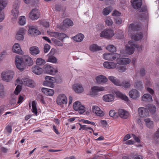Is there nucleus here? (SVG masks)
I'll list each match as a JSON object with an SVG mask.
<instances>
[{"mask_svg":"<svg viewBox=\"0 0 159 159\" xmlns=\"http://www.w3.org/2000/svg\"><path fill=\"white\" fill-rule=\"evenodd\" d=\"M19 57H16L15 61L16 67L20 70H23L25 66H30L32 65L33 60L30 57L26 56L23 58H20Z\"/></svg>","mask_w":159,"mask_h":159,"instance_id":"nucleus-1","label":"nucleus"},{"mask_svg":"<svg viewBox=\"0 0 159 159\" xmlns=\"http://www.w3.org/2000/svg\"><path fill=\"white\" fill-rule=\"evenodd\" d=\"M140 28V26L136 24H131L129 26V34H130L132 38L136 41L140 40L142 39L143 37L142 33H137L136 35H133L132 33L139 30Z\"/></svg>","mask_w":159,"mask_h":159,"instance_id":"nucleus-2","label":"nucleus"},{"mask_svg":"<svg viewBox=\"0 0 159 159\" xmlns=\"http://www.w3.org/2000/svg\"><path fill=\"white\" fill-rule=\"evenodd\" d=\"M14 72L11 70H7L2 72L1 74V77L3 80L6 82H9L12 79Z\"/></svg>","mask_w":159,"mask_h":159,"instance_id":"nucleus-3","label":"nucleus"},{"mask_svg":"<svg viewBox=\"0 0 159 159\" xmlns=\"http://www.w3.org/2000/svg\"><path fill=\"white\" fill-rule=\"evenodd\" d=\"M128 43L130 45V46H126V52L128 54H131L134 52V47L137 48L139 51L142 50V46L135 44L134 41H129L128 42Z\"/></svg>","mask_w":159,"mask_h":159,"instance_id":"nucleus-4","label":"nucleus"},{"mask_svg":"<svg viewBox=\"0 0 159 159\" xmlns=\"http://www.w3.org/2000/svg\"><path fill=\"white\" fill-rule=\"evenodd\" d=\"M103 56V58L105 60L111 61L119 58L120 57V54L117 53H105Z\"/></svg>","mask_w":159,"mask_h":159,"instance_id":"nucleus-5","label":"nucleus"},{"mask_svg":"<svg viewBox=\"0 0 159 159\" xmlns=\"http://www.w3.org/2000/svg\"><path fill=\"white\" fill-rule=\"evenodd\" d=\"M114 31L111 29H106L102 31L100 34V36L107 39L112 38L114 35Z\"/></svg>","mask_w":159,"mask_h":159,"instance_id":"nucleus-6","label":"nucleus"},{"mask_svg":"<svg viewBox=\"0 0 159 159\" xmlns=\"http://www.w3.org/2000/svg\"><path fill=\"white\" fill-rule=\"evenodd\" d=\"M45 81L43 82L44 86H47L51 88H53L54 84H53L55 82L54 78L49 76H46L45 78Z\"/></svg>","mask_w":159,"mask_h":159,"instance_id":"nucleus-7","label":"nucleus"},{"mask_svg":"<svg viewBox=\"0 0 159 159\" xmlns=\"http://www.w3.org/2000/svg\"><path fill=\"white\" fill-rule=\"evenodd\" d=\"M39 16L40 13L39 11L36 8L33 9L29 13V17L33 20H37Z\"/></svg>","mask_w":159,"mask_h":159,"instance_id":"nucleus-8","label":"nucleus"},{"mask_svg":"<svg viewBox=\"0 0 159 159\" xmlns=\"http://www.w3.org/2000/svg\"><path fill=\"white\" fill-rule=\"evenodd\" d=\"M138 113L141 117L146 118L149 116V112L148 109L144 107H140L138 109Z\"/></svg>","mask_w":159,"mask_h":159,"instance_id":"nucleus-9","label":"nucleus"},{"mask_svg":"<svg viewBox=\"0 0 159 159\" xmlns=\"http://www.w3.org/2000/svg\"><path fill=\"white\" fill-rule=\"evenodd\" d=\"M57 103L59 105L62 104H66L67 102V98L65 94H60L57 98Z\"/></svg>","mask_w":159,"mask_h":159,"instance_id":"nucleus-10","label":"nucleus"},{"mask_svg":"<svg viewBox=\"0 0 159 159\" xmlns=\"http://www.w3.org/2000/svg\"><path fill=\"white\" fill-rule=\"evenodd\" d=\"M140 12L141 13L140 16L143 20H147L148 18V15L147 7L146 6H143Z\"/></svg>","mask_w":159,"mask_h":159,"instance_id":"nucleus-11","label":"nucleus"},{"mask_svg":"<svg viewBox=\"0 0 159 159\" xmlns=\"http://www.w3.org/2000/svg\"><path fill=\"white\" fill-rule=\"evenodd\" d=\"M6 5V0H0V22L2 21L4 18V14L3 13H1V11Z\"/></svg>","mask_w":159,"mask_h":159,"instance_id":"nucleus-12","label":"nucleus"},{"mask_svg":"<svg viewBox=\"0 0 159 159\" xmlns=\"http://www.w3.org/2000/svg\"><path fill=\"white\" fill-rule=\"evenodd\" d=\"M129 94L131 98L135 99L139 97L140 93L137 89H133L129 92Z\"/></svg>","mask_w":159,"mask_h":159,"instance_id":"nucleus-13","label":"nucleus"},{"mask_svg":"<svg viewBox=\"0 0 159 159\" xmlns=\"http://www.w3.org/2000/svg\"><path fill=\"white\" fill-rule=\"evenodd\" d=\"M92 111L97 116L102 117L104 116V113L97 106H94L92 107Z\"/></svg>","mask_w":159,"mask_h":159,"instance_id":"nucleus-14","label":"nucleus"},{"mask_svg":"<svg viewBox=\"0 0 159 159\" xmlns=\"http://www.w3.org/2000/svg\"><path fill=\"white\" fill-rule=\"evenodd\" d=\"M44 71L47 74L51 75H54L56 73L55 69L52 67L48 65L45 66Z\"/></svg>","mask_w":159,"mask_h":159,"instance_id":"nucleus-15","label":"nucleus"},{"mask_svg":"<svg viewBox=\"0 0 159 159\" xmlns=\"http://www.w3.org/2000/svg\"><path fill=\"white\" fill-rule=\"evenodd\" d=\"M28 32L31 36H34L39 35L41 33L40 32L35 28L34 26L29 27Z\"/></svg>","mask_w":159,"mask_h":159,"instance_id":"nucleus-16","label":"nucleus"},{"mask_svg":"<svg viewBox=\"0 0 159 159\" xmlns=\"http://www.w3.org/2000/svg\"><path fill=\"white\" fill-rule=\"evenodd\" d=\"M19 4L15 3L13 5V8L12 11V15L14 18L18 17L19 14L18 8Z\"/></svg>","mask_w":159,"mask_h":159,"instance_id":"nucleus-17","label":"nucleus"},{"mask_svg":"<svg viewBox=\"0 0 159 159\" xmlns=\"http://www.w3.org/2000/svg\"><path fill=\"white\" fill-rule=\"evenodd\" d=\"M104 90V88L102 87L94 86L91 88V92L90 93L91 95L94 96L97 95L98 92L103 91Z\"/></svg>","mask_w":159,"mask_h":159,"instance_id":"nucleus-18","label":"nucleus"},{"mask_svg":"<svg viewBox=\"0 0 159 159\" xmlns=\"http://www.w3.org/2000/svg\"><path fill=\"white\" fill-rule=\"evenodd\" d=\"M117 63L118 64L124 65L129 63L131 61L130 59L127 58H120L116 59Z\"/></svg>","mask_w":159,"mask_h":159,"instance_id":"nucleus-19","label":"nucleus"},{"mask_svg":"<svg viewBox=\"0 0 159 159\" xmlns=\"http://www.w3.org/2000/svg\"><path fill=\"white\" fill-rule=\"evenodd\" d=\"M131 2L133 7L136 9L140 8L142 4V0H132Z\"/></svg>","mask_w":159,"mask_h":159,"instance_id":"nucleus-20","label":"nucleus"},{"mask_svg":"<svg viewBox=\"0 0 159 159\" xmlns=\"http://www.w3.org/2000/svg\"><path fill=\"white\" fill-rule=\"evenodd\" d=\"M103 66L105 68L107 69H114L116 66V63L111 61H106L104 62Z\"/></svg>","mask_w":159,"mask_h":159,"instance_id":"nucleus-21","label":"nucleus"},{"mask_svg":"<svg viewBox=\"0 0 159 159\" xmlns=\"http://www.w3.org/2000/svg\"><path fill=\"white\" fill-rule=\"evenodd\" d=\"M74 90L77 93H81L84 91V89L81 85L80 84H74L73 86Z\"/></svg>","mask_w":159,"mask_h":159,"instance_id":"nucleus-22","label":"nucleus"},{"mask_svg":"<svg viewBox=\"0 0 159 159\" xmlns=\"http://www.w3.org/2000/svg\"><path fill=\"white\" fill-rule=\"evenodd\" d=\"M21 81L23 85L25 86H27L30 87L34 86L33 81L28 78H23L21 80Z\"/></svg>","mask_w":159,"mask_h":159,"instance_id":"nucleus-23","label":"nucleus"},{"mask_svg":"<svg viewBox=\"0 0 159 159\" xmlns=\"http://www.w3.org/2000/svg\"><path fill=\"white\" fill-rule=\"evenodd\" d=\"M12 50L14 52L16 53L22 54L23 53L20 45L18 43H16L14 44Z\"/></svg>","mask_w":159,"mask_h":159,"instance_id":"nucleus-24","label":"nucleus"},{"mask_svg":"<svg viewBox=\"0 0 159 159\" xmlns=\"http://www.w3.org/2000/svg\"><path fill=\"white\" fill-rule=\"evenodd\" d=\"M132 82L130 80H125L122 82L120 81V84L118 86H122L125 88H129L130 87Z\"/></svg>","mask_w":159,"mask_h":159,"instance_id":"nucleus-25","label":"nucleus"},{"mask_svg":"<svg viewBox=\"0 0 159 159\" xmlns=\"http://www.w3.org/2000/svg\"><path fill=\"white\" fill-rule=\"evenodd\" d=\"M118 114L120 117L125 119L127 118L129 116V112L123 109H119Z\"/></svg>","mask_w":159,"mask_h":159,"instance_id":"nucleus-26","label":"nucleus"},{"mask_svg":"<svg viewBox=\"0 0 159 159\" xmlns=\"http://www.w3.org/2000/svg\"><path fill=\"white\" fill-rule=\"evenodd\" d=\"M96 79L97 82L98 84L103 83L107 81V78L102 75H100L97 76Z\"/></svg>","mask_w":159,"mask_h":159,"instance_id":"nucleus-27","label":"nucleus"},{"mask_svg":"<svg viewBox=\"0 0 159 159\" xmlns=\"http://www.w3.org/2000/svg\"><path fill=\"white\" fill-rule=\"evenodd\" d=\"M114 96L113 94L105 95L103 97V99L105 102H111L113 101L114 99Z\"/></svg>","mask_w":159,"mask_h":159,"instance_id":"nucleus-28","label":"nucleus"},{"mask_svg":"<svg viewBox=\"0 0 159 159\" xmlns=\"http://www.w3.org/2000/svg\"><path fill=\"white\" fill-rule=\"evenodd\" d=\"M115 93L117 97L120 98L122 100H123L126 102H128V101L129 99L128 97L126 95L122 93L119 91H116L115 92Z\"/></svg>","mask_w":159,"mask_h":159,"instance_id":"nucleus-29","label":"nucleus"},{"mask_svg":"<svg viewBox=\"0 0 159 159\" xmlns=\"http://www.w3.org/2000/svg\"><path fill=\"white\" fill-rule=\"evenodd\" d=\"M30 53L33 55H36L38 54L39 52V48L36 46H32L30 48Z\"/></svg>","mask_w":159,"mask_h":159,"instance_id":"nucleus-30","label":"nucleus"},{"mask_svg":"<svg viewBox=\"0 0 159 159\" xmlns=\"http://www.w3.org/2000/svg\"><path fill=\"white\" fill-rule=\"evenodd\" d=\"M42 90L43 93L47 95L52 96L54 93V91L52 89L43 88L42 89Z\"/></svg>","mask_w":159,"mask_h":159,"instance_id":"nucleus-31","label":"nucleus"},{"mask_svg":"<svg viewBox=\"0 0 159 159\" xmlns=\"http://www.w3.org/2000/svg\"><path fill=\"white\" fill-rule=\"evenodd\" d=\"M84 38V35L81 33L78 34L73 37L74 41L77 42H81Z\"/></svg>","mask_w":159,"mask_h":159,"instance_id":"nucleus-32","label":"nucleus"},{"mask_svg":"<svg viewBox=\"0 0 159 159\" xmlns=\"http://www.w3.org/2000/svg\"><path fill=\"white\" fill-rule=\"evenodd\" d=\"M33 72L37 75H39L41 74L43 71V69L38 66H35L32 69Z\"/></svg>","mask_w":159,"mask_h":159,"instance_id":"nucleus-33","label":"nucleus"},{"mask_svg":"<svg viewBox=\"0 0 159 159\" xmlns=\"http://www.w3.org/2000/svg\"><path fill=\"white\" fill-rule=\"evenodd\" d=\"M109 79L114 84L117 86H119L120 84V81L116 77L111 76L108 77Z\"/></svg>","mask_w":159,"mask_h":159,"instance_id":"nucleus-34","label":"nucleus"},{"mask_svg":"<svg viewBox=\"0 0 159 159\" xmlns=\"http://www.w3.org/2000/svg\"><path fill=\"white\" fill-rule=\"evenodd\" d=\"M134 87L140 91L142 90L143 88L142 82L140 81H136L134 84Z\"/></svg>","mask_w":159,"mask_h":159,"instance_id":"nucleus-35","label":"nucleus"},{"mask_svg":"<svg viewBox=\"0 0 159 159\" xmlns=\"http://www.w3.org/2000/svg\"><path fill=\"white\" fill-rule=\"evenodd\" d=\"M63 23L64 25L66 27L72 26L74 25L73 21L69 19H66L64 20Z\"/></svg>","mask_w":159,"mask_h":159,"instance_id":"nucleus-36","label":"nucleus"},{"mask_svg":"<svg viewBox=\"0 0 159 159\" xmlns=\"http://www.w3.org/2000/svg\"><path fill=\"white\" fill-rule=\"evenodd\" d=\"M143 101L145 102H150L152 100V96L149 94H145L142 97Z\"/></svg>","mask_w":159,"mask_h":159,"instance_id":"nucleus-37","label":"nucleus"},{"mask_svg":"<svg viewBox=\"0 0 159 159\" xmlns=\"http://www.w3.org/2000/svg\"><path fill=\"white\" fill-rule=\"evenodd\" d=\"M90 49L91 51L93 52H96L102 50L101 47L98 46L96 44H93L90 46Z\"/></svg>","mask_w":159,"mask_h":159,"instance_id":"nucleus-38","label":"nucleus"},{"mask_svg":"<svg viewBox=\"0 0 159 159\" xmlns=\"http://www.w3.org/2000/svg\"><path fill=\"white\" fill-rule=\"evenodd\" d=\"M144 121L146 126L149 128H152L153 127V121L151 120L150 119H145Z\"/></svg>","mask_w":159,"mask_h":159,"instance_id":"nucleus-39","label":"nucleus"},{"mask_svg":"<svg viewBox=\"0 0 159 159\" xmlns=\"http://www.w3.org/2000/svg\"><path fill=\"white\" fill-rule=\"evenodd\" d=\"M32 112L36 116H37L38 112L37 108V103L35 101H33L32 102Z\"/></svg>","mask_w":159,"mask_h":159,"instance_id":"nucleus-40","label":"nucleus"},{"mask_svg":"<svg viewBox=\"0 0 159 159\" xmlns=\"http://www.w3.org/2000/svg\"><path fill=\"white\" fill-rule=\"evenodd\" d=\"M50 54L48 55V57L47 61L52 62L54 63H56L57 61V59L56 57L53 56H50Z\"/></svg>","mask_w":159,"mask_h":159,"instance_id":"nucleus-41","label":"nucleus"},{"mask_svg":"<svg viewBox=\"0 0 159 159\" xmlns=\"http://www.w3.org/2000/svg\"><path fill=\"white\" fill-rule=\"evenodd\" d=\"M146 107L152 113H155L156 111V107L152 104H149L146 106Z\"/></svg>","mask_w":159,"mask_h":159,"instance_id":"nucleus-42","label":"nucleus"},{"mask_svg":"<svg viewBox=\"0 0 159 159\" xmlns=\"http://www.w3.org/2000/svg\"><path fill=\"white\" fill-rule=\"evenodd\" d=\"M111 10L110 7H107L104 8L102 11V13L104 16H107L108 15L111 11Z\"/></svg>","mask_w":159,"mask_h":159,"instance_id":"nucleus-43","label":"nucleus"},{"mask_svg":"<svg viewBox=\"0 0 159 159\" xmlns=\"http://www.w3.org/2000/svg\"><path fill=\"white\" fill-rule=\"evenodd\" d=\"M106 49L111 52H114L116 51V48L113 45H110L107 46Z\"/></svg>","mask_w":159,"mask_h":159,"instance_id":"nucleus-44","label":"nucleus"},{"mask_svg":"<svg viewBox=\"0 0 159 159\" xmlns=\"http://www.w3.org/2000/svg\"><path fill=\"white\" fill-rule=\"evenodd\" d=\"M81 105V103L80 102L76 101L73 104V107L75 110L78 111Z\"/></svg>","mask_w":159,"mask_h":159,"instance_id":"nucleus-45","label":"nucleus"},{"mask_svg":"<svg viewBox=\"0 0 159 159\" xmlns=\"http://www.w3.org/2000/svg\"><path fill=\"white\" fill-rule=\"evenodd\" d=\"M39 23L41 25H43L46 28H48L49 26V22L44 20L40 21Z\"/></svg>","mask_w":159,"mask_h":159,"instance_id":"nucleus-46","label":"nucleus"},{"mask_svg":"<svg viewBox=\"0 0 159 159\" xmlns=\"http://www.w3.org/2000/svg\"><path fill=\"white\" fill-rule=\"evenodd\" d=\"M26 19L25 16H22L20 17L18 23L21 25H24L26 23Z\"/></svg>","mask_w":159,"mask_h":159,"instance_id":"nucleus-47","label":"nucleus"},{"mask_svg":"<svg viewBox=\"0 0 159 159\" xmlns=\"http://www.w3.org/2000/svg\"><path fill=\"white\" fill-rule=\"evenodd\" d=\"M105 22L106 24L108 26H111L113 23L112 19L109 17H106Z\"/></svg>","mask_w":159,"mask_h":159,"instance_id":"nucleus-48","label":"nucleus"},{"mask_svg":"<svg viewBox=\"0 0 159 159\" xmlns=\"http://www.w3.org/2000/svg\"><path fill=\"white\" fill-rule=\"evenodd\" d=\"M55 34L57 35V38L60 40H63L66 37V35L63 33H56Z\"/></svg>","mask_w":159,"mask_h":159,"instance_id":"nucleus-49","label":"nucleus"},{"mask_svg":"<svg viewBox=\"0 0 159 159\" xmlns=\"http://www.w3.org/2000/svg\"><path fill=\"white\" fill-rule=\"evenodd\" d=\"M45 63V61L41 58H38L37 59L36 63L38 65H42Z\"/></svg>","mask_w":159,"mask_h":159,"instance_id":"nucleus-50","label":"nucleus"},{"mask_svg":"<svg viewBox=\"0 0 159 159\" xmlns=\"http://www.w3.org/2000/svg\"><path fill=\"white\" fill-rule=\"evenodd\" d=\"M126 66H120L116 67V69L120 72H125L126 70Z\"/></svg>","mask_w":159,"mask_h":159,"instance_id":"nucleus-51","label":"nucleus"},{"mask_svg":"<svg viewBox=\"0 0 159 159\" xmlns=\"http://www.w3.org/2000/svg\"><path fill=\"white\" fill-rule=\"evenodd\" d=\"M133 159H143V157L138 153H134L132 155Z\"/></svg>","mask_w":159,"mask_h":159,"instance_id":"nucleus-52","label":"nucleus"},{"mask_svg":"<svg viewBox=\"0 0 159 159\" xmlns=\"http://www.w3.org/2000/svg\"><path fill=\"white\" fill-rule=\"evenodd\" d=\"M21 86L20 85H18L14 91V93L16 95L18 94L21 91Z\"/></svg>","mask_w":159,"mask_h":159,"instance_id":"nucleus-53","label":"nucleus"},{"mask_svg":"<svg viewBox=\"0 0 159 159\" xmlns=\"http://www.w3.org/2000/svg\"><path fill=\"white\" fill-rule=\"evenodd\" d=\"M26 31V30L25 29L23 28H20L19 29L17 34L24 35Z\"/></svg>","mask_w":159,"mask_h":159,"instance_id":"nucleus-54","label":"nucleus"},{"mask_svg":"<svg viewBox=\"0 0 159 159\" xmlns=\"http://www.w3.org/2000/svg\"><path fill=\"white\" fill-rule=\"evenodd\" d=\"M78 111H79V112L80 114H82L85 111V107L84 106L81 105Z\"/></svg>","mask_w":159,"mask_h":159,"instance_id":"nucleus-55","label":"nucleus"},{"mask_svg":"<svg viewBox=\"0 0 159 159\" xmlns=\"http://www.w3.org/2000/svg\"><path fill=\"white\" fill-rule=\"evenodd\" d=\"M16 38L19 40H22L24 39L23 35L17 34L16 36Z\"/></svg>","mask_w":159,"mask_h":159,"instance_id":"nucleus-56","label":"nucleus"},{"mask_svg":"<svg viewBox=\"0 0 159 159\" xmlns=\"http://www.w3.org/2000/svg\"><path fill=\"white\" fill-rule=\"evenodd\" d=\"M50 48V46L48 44H46L44 46V52L45 53H47L49 51Z\"/></svg>","mask_w":159,"mask_h":159,"instance_id":"nucleus-57","label":"nucleus"},{"mask_svg":"<svg viewBox=\"0 0 159 159\" xmlns=\"http://www.w3.org/2000/svg\"><path fill=\"white\" fill-rule=\"evenodd\" d=\"M1 151L4 153H6L8 151V149L2 146L0 148Z\"/></svg>","mask_w":159,"mask_h":159,"instance_id":"nucleus-58","label":"nucleus"},{"mask_svg":"<svg viewBox=\"0 0 159 159\" xmlns=\"http://www.w3.org/2000/svg\"><path fill=\"white\" fill-rule=\"evenodd\" d=\"M83 125V130L88 131L89 130H91L93 132V130L92 128L88 126L87 125Z\"/></svg>","mask_w":159,"mask_h":159,"instance_id":"nucleus-59","label":"nucleus"},{"mask_svg":"<svg viewBox=\"0 0 159 159\" xmlns=\"http://www.w3.org/2000/svg\"><path fill=\"white\" fill-rule=\"evenodd\" d=\"M115 21L116 24L118 25L121 24L122 22V20L119 18H116L115 19Z\"/></svg>","mask_w":159,"mask_h":159,"instance_id":"nucleus-60","label":"nucleus"},{"mask_svg":"<svg viewBox=\"0 0 159 159\" xmlns=\"http://www.w3.org/2000/svg\"><path fill=\"white\" fill-rule=\"evenodd\" d=\"M4 90H0V97L2 98H4L5 96L6 93Z\"/></svg>","mask_w":159,"mask_h":159,"instance_id":"nucleus-61","label":"nucleus"},{"mask_svg":"<svg viewBox=\"0 0 159 159\" xmlns=\"http://www.w3.org/2000/svg\"><path fill=\"white\" fill-rule=\"evenodd\" d=\"M104 27L103 25L102 24H98L97 25L96 28L98 30H102Z\"/></svg>","mask_w":159,"mask_h":159,"instance_id":"nucleus-62","label":"nucleus"},{"mask_svg":"<svg viewBox=\"0 0 159 159\" xmlns=\"http://www.w3.org/2000/svg\"><path fill=\"white\" fill-rule=\"evenodd\" d=\"M154 137L155 139H157L159 138V128H158L156 132L155 133Z\"/></svg>","mask_w":159,"mask_h":159,"instance_id":"nucleus-63","label":"nucleus"},{"mask_svg":"<svg viewBox=\"0 0 159 159\" xmlns=\"http://www.w3.org/2000/svg\"><path fill=\"white\" fill-rule=\"evenodd\" d=\"M132 136L134 139V140L137 142L138 143H139L140 142V139L137 136H136V135L133 134H132Z\"/></svg>","mask_w":159,"mask_h":159,"instance_id":"nucleus-64","label":"nucleus"}]
</instances>
